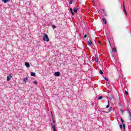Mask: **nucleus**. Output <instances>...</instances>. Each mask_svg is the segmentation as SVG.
Instances as JSON below:
<instances>
[{
    "label": "nucleus",
    "mask_w": 131,
    "mask_h": 131,
    "mask_svg": "<svg viewBox=\"0 0 131 131\" xmlns=\"http://www.w3.org/2000/svg\"><path fill=\"white\" fill-rule=\"evenodd\" d=\"M42 37L44 41H50V38H49V36L46 33H43Z\"/></svg>",
    "instance_id": "1"
},
{
    "label": "nucleus",
    "mask_w": 131,
    "mask_h": 131,
    "mask_svg": "<svg viewBox=\"0 0 131 131\" xmlns=\"http://www.w3.org/2000/svg\"><path fill=\"white\" fill-rule=\"evenodd\" d=\"M122 124H120V128H124V130H125V124H124V120H123L122 118H121Z\"/></svg>",
    "instance_id": "2"
},
{
    "label": "nucleus",
    "mask_w": 131,
    "mask_h": 131,
    "mask_svg": "<svg viewBox=\"0 0 131 131\" xmlns=\"http://www.w3.org/2000/svg\"><path fill=\"white\" fill-rule=\"evenodd\" d=\"M52 121L53 122L51 123V126L52 127V129H56V126H55V119H54V117H53Z\"/></svg>",
    "instance_id": "3"
},
{
    "label": "nucleus",
    "mask_w": 131,
    "mask_h": 131,
    "mask_svg": "<svg viewBox=\"0 0 131 131\" xmlns=\"http://www.w3.org/2000/svg\"><path fill=\"white\" fill-rule=\"evenodd\" d=\"M123 9L126 16H127V12H126V10L125 9V6H124V3L123 4Z\"/></svg>",
    "instance_id": "4"
},
{
    "label": "nucleus",
    "mask_w": 131,
    "mask_h": 131,
    "mask_svg": "<svg viewBox=\"0 0 131 131\" xmlns=\"http://www.w3.org/2000/svg\"><path fill=\"white\" fill-rule=\"evenodd\" d=\"M11 78H12V76L11 75L8 76L7 77V81H10V80H11Z\"/></svg>",
    "instance_id": "5"
},
{
    "label": "nucleus",
    "mask_w": 131,
    "mask_h": 131,
    "mask_svg": "<svg viewBox=\"0 0 131 131\" xmlns=\"http://www.w3.org/2000/svg\"><path fill=\"white\" fill-rule=\"evenodd\" d=\"M25 65L27 67V68H29V67H30V64L29 62H25Z\"/></svg>",
    "instance_id": "6"
},
{
    "label": "nucleus",
    "mask_w": 131,
    "mask_h": 131,
    "mask_svg": "<svg viewBox=\"0 0 131 131\" xmlns=\"http://www.w3.org/2000/svg\"><path fill=\"white\" fill-rule=\"evenodd\" d=\"M54 75L55 76H59L60 75V72H56L55 73H54Z\"/></svg>",
    "instance_id": "7"
},
{
    "label": "nucleus",
    "mask_w": 131,
    "mask_h": 131,
    "mask_svg": "<svg viewBox=\"0 0 131 131\" xmlns=\"http://www.w3.org/2000/svg\"><path fill=\"white\" fill-rule=\"evenodd\" d=\"M78 10V8L77 7L74 8V12L76 14H77V11Z\"/></svg>",
    "instance_id": "8"
},
{
    "label": "nucleus",
    "mask_w": 131,
    "mask_h": 131,
    "mask_svg": "<svg viewBox=\"0 0 131 131\" xmlns=\"http://www.w3.org/2000/svg\"><path fill=\"white\" fill-rule=\"evenodd\" d=\"M70 10L71 11V13L72 16H74V12H73V10H72V8H70Z\"/></svg>",
    "instance_id": "9"
},
{
    "label": "nucleus",
    "mask_w": 131,
    "mask_h": 131,
    "mask_svg": "<svg viewBox=\"0 0 131 131\" xmlns=\"http://www.w3.org/2000/svg\"><path fill=\"white\" fill-rule=\"evenodd\" d=\"M88 43H89V46H92V45H93V42H92V41L91 40H89Z\"/></svg>",
    "instance_id": "10"
},
{
    "label": "nucleus",
    "mask_w": 131,
    "mask_h": 131,
    "mask_svg": "<svg viewBox=\"0 0 131 131\" xmlns=\"http://www.w3.org/2000/svg\"><path fill=\"white\" fill-rule=\"evenodd\" d=\"M113 98V95H109L108 99H110V100H112Z\"/></svg>",
    "instance_id": "11"
},
{
    "label": "nucleus",
    "mask_w": 131,
    "mask_h": 131,
    "mask_svg": "<svg viewBox=\"0 0 131 131\" xmlns=\"http://www.w3.org/2000/svg\"><path fill=\"white\" fill-rule=\"evenodd\" d=\"M2 2L4 3L5 4H7L8 2H10V0H2Z\"/></svg>",
    "instance_id": "12"
},
{
    "label": "nucleus",
    "mask_w": 131,
    "mask_h": 131,
    "mask_svg": "<svg viewBox=\"0 0 131 131\" xmlns=\"http://www.w3.org/2000/svg\"><path fill=\"white\" fill-rule=\"evenodd\" d=\"M102 20H103V23H104V24H106L107 23V20H106V19L103 18Z\"/></svg>",
    "instance_id": "13"
},
{
    "label": "nucleus",
    "mask_w": 131,
    "mask_h": 131,
    "mask_svg": "<svg viewBox=\"0 0 131 131\" xmlns=\"http://www.w3.org/2000/svg\"><path fill=\"white\" fill-rule=\"evenodd\" d=\"M31 76H35V73H34V72H31Z\"/></svg>",
    "instance_id": "14"
},
{
    "label": "nucleus",
    "mask_w": 131,
    "mask_h": 131,
    "mask_svg": "<svg viewBox=\"0 0 131 131\" xmlns=\"http://www.w3.org/2000/svg\"><path fill=\"white\" fill-rule=\"evenodd\" d=\"M27 80H28V78L26 77L24 79V82H26V81H27Z\"/></svg>",
    "instance_id": "15"
},
{
    "label": "nucleus",
    "mask_w": 131,
    "mask_h": 131,
    "mask_svg": "<svg viewBox=\"0 0 131 131\" xmlns=\"http://www.w3.org/2000/svg\"><path fill=\"white\" fill-rule=\"evenodd\" d=\"M113 109V108L112 107H110L108 110V112L112 111Z\"/></svg>",
    "instance_id": "16"
},
{
    "label": "nucleus",
    "mask_w": 131,
    "mask_h": 131,
    "mask_svg": "<svg viewBox=\"0 0 131 131\" xmlns=\"http://www.w3.org/2000/svg\"><path fill=\"white\" fill-rule=\"evenodd\" d=\"M103 99V96H99L98 98V100H102Z\"/></svg>",
    "instance_id": "17"
},
{
    "label": "nucleus",
    "mask_w": 131,
    "mask_h": 131,
    "mask_svg": "<svg viewBox=\"0 0 131 131\" xmlns=\"http://www.w3.org/2000/svg\"><path fill=\"white\" fill-rule=\"evenodd\" d=\"M113 52H114V53L116 52V48H114L113 49Z\"/></svg>",
    "instance_id": "18"
},
{
    "label": "nucleus",
    "mask_w": 131,
    "mask_h": 131,
    "mask_svg": "<svg viewBox=\"0 0 131 131\" xmlns=\"http://www.w3.org/2000/svg\"><path fill=\"white\" fill-rule=\"evenodd\" d=\"M99 73L100 74H103V71H102V70H99Z\"/></svg>",
    "instance_id": "19"
},
{
    "label": "nucleus",
    "mask_w": 131,
    "mask_h": 131,
    "mask_svg": "<svg viewBox=\"0 0 131 131\" xmlns=\"http://www.w3.org/2000/svg\"><path fill=\"white\" fill-rule=\"evenodd\" d=\"M72 3H73V1L71 0L69 2V5H72Z\"/></svg>",
    "instance_id": "20"
},
{
    "label": "nucleus",
    "mask_w": 131,
    "mask_h": 131,
    "mask_svg": "<svg viewBox=\"0 0 131 131\" xmlns=\"http://www.w3.org/2000/svg\"><path fill=\"white\" fill-rule=\"evenodd\" d=\"M99 61V60L98 59V58H95V62H98Z\"/></svg>",
    "instance_id": "21"
},
{
    "label": "nucleus",
    "mask_w": 131,
    "mask_h": 131,
    "mask_svg": "<svg viewBox=\"0 0 131 131\" xmlns=\"http://www.w3.org/2000/svg\"><path fill=\"white\" fill-rule=\"evenodd\" d=\"M33 83H34L35 84H37V81H33Z\"/></svg>",
    "instance_id": "22"
},
{
    "label": "nucleus",
    "mask_w": 131,
    "mask_h": 131,
    "mask_svg": "<svg viewBox=\"0 0 131 131\" xmlns=\"http://www.w3.org/2000/svg\"><path fill=\"white\" fill-rule=\"evenodd\" d=\"M125 94L126 96H127V95H128V92L126 91H125Z\"/></svg>",
    "instance_id": "23"
},
{
    "label": "nucleus",
    "mask_w": 131,
    "mask_h": 131,
    "mask_svg": "<svg viewBox=\"0 0 131 131\" xmlns=\"http://www.w3.org/2000/svg\"><path fill=\"white\" fill-rule=\"evenodd\" d=\"M52 28H53V29H55V28H56V26L53 25H52Z\"/></svg>",
    "instance_id": "24"
},
{
    "label": "nucleus",
    "mask_w": 131,
    "mask_h": 131,
    "mask_svg": "<svg viewBox=\"0 0 131 131\" xmlns=\"http://www.w3.org/2000/svg\"><path fill=\"white\" fill-rule=\"evenodd\" d=\"M86 37H88V35L85 34V35H84V38H86Z\"/></svg>",
    "instance_id": "25"
},
{
    "label": "nucleus",
    "mask_w": 131,
    "mask_h": 131,
    "mask_svg": "<svg viewBox=\"0 0 131 131\" xmlns=\"http://www.w3.org/2000/svg\"><path fill=\"white\" fill-rule=\"evenodd\" d=\"M104 79H105V80H106V81H108V78H107L106 77H104Z\"/></svg>",
    "instance_id": "26"
},
{
    "label": "nucleus",
    "mask_w": 131,
    "mask_h": 131,
    "mask_svg": "<svg viewBox=\"0 0 131 131\" xmlns=\"http://www.w3.org/2000/svg\"><path fill=\"white\" fill-rule=\"evenodd\" d=\"M129 118H130V120L131 121V114H129Z\"/></svg>",
    "instance_id": "27"
},
{
    "label": "nucleus",
    "mask_w": 131,
    "mask_h": 131,
    "mask_svg": "<svg viewBox=\"0 0 131 131\" xmlns=\"http://www.w3.org/2000/svg\"><path fill=\"white\" fill-rule=\"evenodd\" d=\"M109 107H110V104H107L106 105V108H109Z\"/></svg>",
    "instance_id": "28"
},
{
    "label": "nucleus",
    "mask_w": 131,
    "mask_h": 131,
    "mask_svg": "<svg viewBox=\"0 0 131 131\" xmlns=\"http://www.w3.org/2000/svg\"><path fill=\"white\" fill-rule=\"evenodd\" d=\"M127 111L128 113V114H129V113H130V112H129V110H128V108L127 109Z\"/></svg>",
    "instance_id": "29"
},
{
    "label": "nucleus",
    "mask_w": 131,
    "mask_h": 131,
    "mask_svg": "<svg viewBox=\"0 0 131 131\" xmlns=\"http://www.w3.org/2000/svg\"><path fill=\"white\" fill-rule=\"evenodd\" d=\"M99 45H102V43L100 41H98Z\"/></svg>",
    "instance_id": "30"
},
{
    "label": "nucleus",
    "mask_w": 131,
    "mask_h": 131,
    "mask_svg": "<svg viewBox=\"0 0 131 131\" xmlns=\"http://www.w3.org/2000/svg\"><path fill=\"white\" fill-rule=\"evenodd\" d=\"M119 106H121V103L119 102Z\"/></svg>",
    "instance_id": "31"
},
{
    "label": "nucleus",
    "mask_w": 131,
    "mask_h": 131,
    "mask_svg": "<svg viewBox=\"0 0 131 131\" xmlns=\"http://www.w3.org/2000/svg\"><path fill=\"white\" fill-rule=\"evenodd\" d=\"M120 111H121V113H123V111L122 110H121Z\"/></svg>",
    "instance_id": "32"
},
{
    "label": "nucleus",
    "mask_w": 131,
    "mask_h": 131,
    "mask_svg": "<svg viewBox=\"0 0 131 131\" xmlns=\"http://www.w3.org/2000/svg\"><path fill=\"white\" fill-rule=\"evenodd\" d=\"M102 112H103V113H107V112H105V111H102Z\"/></svg>",
    "instance_id": "33"
},
{
    "label": "nucleus",
    "mask_w": 131,
    "mask_h": 131,
    "mask_svg": "<svg viewBox=\"0 0 131 131\" xmlns=\"http://www.w3.org/2000/svg\"><path fill=\"white\" fill-rule=\"evenodd\" d=\"M108 104L110 105V102H109V101H107Z\"/></svg>",
    "instance_id": "34"
},
{
    "label": "nucleus",
    "mask_w": 131,
    "mask_h": 131,
    "mask_svg": "<svg viewBox=\"0 0 131 131\" xmlns=\"http://www.w3.org/2000/svg\"><path fill=\"white\" fill-rule=\"evenodd\" d=\"M53 131H57V129H53Z\"/></svg>",
    "instance_id": "35"
},
{
    "label": "nucleus",
    "mask_w": 131,
    "mask_h": 131,
    "mask_svg": "<svg viewBox=\"0 0 131 131\" xmlns=\"http://www.w3.org/2000/svg\"><path fill=\"white\" fill-rule=\"evenodd\" d=\"M120 123V122H119V124Z\"/></svg>",
    "instance_id": "36"
}]
</instances>
